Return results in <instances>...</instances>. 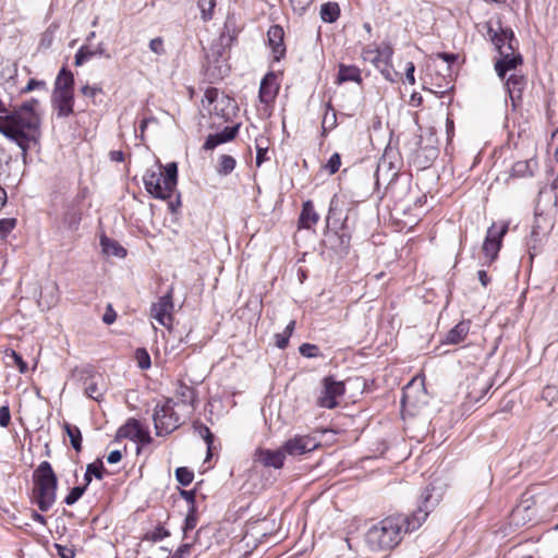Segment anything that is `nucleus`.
Wrapping results in <instances>:
<instances>
[{"instance_id": "4d7b16f0", "label": "nucleus", "mask_w": 558, "mask_h": 558, "mask_svg": "<svg viewBox=\"0 0 558 558\" xmlns=\"http://www.w3.org/2000/svg\"><path fill=\"white\" fill-rule=\"evenodd\" d=\"M414 71H415V66H414L413 62H408L407 68H405V78L411 85H413L415 83Z\"/></svg>"}, {"instance_id": "f3484780", "label": "nucleus", "mask_w": 558, "mask_h": 558, "mask_svg": "<svg viewBox=\"0 0 558 558\" xmlns=\"http://www.w3.org/2000/svg\"><path fill=\"white\" fill-rule=\"evenodd\" d=\"M526 83V77L522 74L512 73L507 78L506 88L513 106L521 100Z\"/></svg>"}, {"instance_id": "13d9d810", "label": "nucleus", "mask_w": 558, "mask_h": 558, "mask_svg": "<svg viewBox=\"0 0 558 558\" xmlns=\"http://www.w3.org/2000/svg\"><path fill=\"white\" fill-rule=\"evenodd\" d=\"M180 494L190 504V507L195 506V490H181Z\"/></svg>"}, {"instance_id": "bb28decb", "label": "nucleus", "mask_w": 558, "mask_h": 558, "mask_svg": "<svg viewBox=\"0 0 558 558\" xmlns=\"http://www.w3.org/2000/svg\"><path fill=\"white\" fill-rule=\"evenodd\" d=\"M536 161L533 159L517 161L512 166L511 174L513 177L524 178L533 175Z\"/></svg>"}, {"instance_id": "a211bd4d", "label": "nucleus", "mask_w": 558, "mask_h": 558, "mask_svg": "<svg viewBox=\"0 0 558 558\" xmlns=\"http://www.w3.org/2000/svg\"><path fill=\"white\" fill-rule=\"evenodd\" d=\"M488 34L490 36L492 43L498 50V52H504L508 46H515L517 39L511 28H502L499 26L498 31L488 29Z\"/></svg>"}, {"instance_id": "49530a36", "label": "nucleus", "mask_w": 558, "mask_h": 558, "mask_svg": "<svg viewBox=\"0 0 558 558\" xmlns=\"http://www.w3.org/2000/svg\"><path fill=\"white\" fill-rule=\"evenodd\" d=\"M136 356L138 360V366L143 369L148 368L150 366V357L145 349H138L136 351Z\"/></svg>"}, {"instance_id": "603ef678", "label": "nucleus", "mask_w": 558, "mask_h": 558, "mask_svg": "<svg viewBox=\"0 0 558 558\" xmlns=\"http://www.w3.org/2000/svg\"><path fill=\"white\" fill-rule=\"evenodd\" d=\"M149 48L158 56L165 53L163 41L160 37L153 38L149 43Z\"/></svg>"}, {"instance_id": "5fc2aeb1", "label": "nucleus", "mask_w": 558, "mask_h": 558, "mask_svg": "<svg viewBox=\"0 0 558 558\" xmlns=\"http://www.w3.org/2000/svg\"><path fill=\"white\" fill-rule=\"evenodd\" d=\"M117 314L114 310L112 308L111 304L107 306V310L102 316V322L107 325H111L116 322Z\"/></svg>"}, {"instance_id": "09e8293b", "label": "nucleus", "mask_w": 558, "mask_h": 558, "mask_svg": "<svg viewBox=\"0 0 558 558\" xmlns=\"http://www.w3.org/2000/svg\"><path fill=\"white\" fill-rule=\"evenodd\" d=\"M54 548L57 549V553L61 558H74L75 557V550L72 547L61 545V544H54Z\"/></svg>"}, {"instance_id": "a18cd8bd", "label": "nucleus", "mask_w": 558, "mask_h": 558, "mask_svg": "<svg viewBox=\"0 0 558 558\" xmlns=\"http://www.w3.org/2000/svg\"><path fill=\"white\" fill-rule=\"evenodd\" d=\"M81 92L84 96L92 98L94 104H96L97 96L102 94V89L100 87L89 85L83 86L81 88Z\"/></svg>"}, {"instance_id": "680f3d73", "label": "nucleus", "mask_w": 558, "mask_h": 558, "mask_svg": "<svg viewBox=\"0 0 558 558\" xmlns=\"http://www.w3.org/2000/svg\"><path fill=\"white\" fill-rule=\"evenodd\" d=\"M110 159L116 162H122L124 160V154L122 150H111Z\"/></svg>"}, {"instance_id": "a878e982", "label": "nucleus", "mask_w": 558, "mask_h": 558, "mask_svg": "<svg viewBox=\"0 0 558 558\" xmlns=\"http://www.w3.org/2000/svg\"><path fill=\"white\" fill-rule=\"evenodd\" d=\"M338 82H361V71L354 65H340L338 72Z\"/></svg>"}, {"instance_id": "6e6d98bb", "label": "nucleus", "mask_w": 558, "mask_h": 558, "mask_svg": "<svg viewBox=\"0 0 558 558\" xmlns=\"http://www.w3.org/2000/svg\"><path fill=\"white\" fill-rule=\"evenodd\" d=\"M275 338H276V345L279 349H284L289 344L290 337L284 331H282L280 333H276Z\"/></svg>"}, {"instance_id": "c85d7f7f", "label": "nucleus", "mask_w": 558, "mask_h": 558, "mask_svg": "<svg viewBox=\"0 0 558 558\" xmlns=\"http://www.w3.org/2000/svg\"><path fill=\"white\" fill-rule=\"evenodd\" d=\"M63 429L70 438L71 446L76 452L82 450V433L76 425H72L70 423L63 424Z\"/></svg>"}, {"instance_id": "f8f14e48", "label": "nucleus", "mask_w": 558, "mask_h": 558, "mask_svg": "<svg viewBox=\"0 0 558 558\" xmlns=\"http://www.w3.org/2000/svg\"><path fill=\"white\" fill-rule=\"evenodd\" d=\"M515 46H508L500 52V59L495 63V70L500 78H505L507 72L515 70L522 63L520 53H514Z\"/></svg>"}, {"instance_id": "c03bdc74", "label": "nucleus", "mask_w": 558, "mask_h": 558, "mask_svg": "<svg viewBox=\"0 0 558 558\" xmlns=\"http://www.w3.org/2000/svg\"><path fill=\"white\" fill-rule=\"evenodd\" d=\"M299 351L305 357H316L319 355V348L315 344L303 343L300 345Z\"/></svg>"}, {"instance_id": "ea45409f", "label": "nucleus", "mask_w": 558, "mask_h": 558, "mask_svg": "<svg viewBox=\"0 0 558 558\" xmlns=\"http://www.w3.org/2000/svg\"><path fill=\"white\" fill-rule=\"evenodd\" d=\"M197 523V517H196V508L195 506L190 507L187 515L184 521L183 531L184 534H186L189 531H192L195 529Z\"/></svg>"}, {"instance_id": "774afa93", "label": "nucleus", "mask_w": 558, "mask_h": 558, "mask_svg": "<svg viewBox=\"0 0 558 558\" xmlns=\"http://www.w3.org/2000/svg\"><path fill=\"white\" fill-rule=\"evenodd\" d=\"M5 72L9 75V80L7 81V84H9L10 86H13V84H14L13 80H14V75L16 74V70L14 68L7 66Z\"/></svg>"}, {"instance_id": "69168bd1", "label": "nucleus", "mask_w": 558, "mask_h": 558, "mask_svg": "<svg viewBox=\"0 0 558 558\" xmlns=\"http://www.w3.org/2000/svg\"><path fill=\"white\" fill-rule=\"evenodd\" d=\"M438 58L442 59L445 62L450 63L457 60V56L453 53L441 52L437 54Z\"/></svg>"}, {"instance_id": "393cba45", "label": "nucleus", "mask_w": 558, "mask_h": 558, "mask_svg": "<svg viewBox=\"0 0 558 558\" xmlns=\"http://www.w3.org/2000/svg\"><path fill=\"white\" fill-rule=\"evenodd\" d=\"M543 222H546V219L543 216H535L530 235L531 241H533L534 244L541 243L548 233L549 225L546 223V226H543ZM532 247L535 248L536 245H533Z\"/></svg>"}, {"instance_id": "8fccbe9b", "label": "nucleus", "mask_w": 558, "mask_h": 558, "mask_svg": "<svg viewBox=\"0 0 558 558\" xmlns=\"http://www.w3.org/2000/svg\"><path fill=\"white\" fill-rule=\"evenodd\" d=\"M11 422V412L8 404L0 408V426L8 427Z\"/></svg>"}, {"instance_id": "a19ab883", "label": "nucleus", "mask_w": 558, "mask_h": 558, "mask_svg": "<svg viewBox=\"0 0 558 558\" xmlns=\"http://www.w3.org/2000/svg\"><path fill=\"white\" fill-rule=\"evenodd\" d=\"M341 166V156L339 153H333L325 165V169L329 171L330 174H335L338 172Z\"/></svg>"}, {"instance_id": "37998d69", "label": "nucleus", "mask_w": 558, "mask_h": 558, "mask_svg": "<svg viewBox=\"0 0 558 558\" xmlns=\"http://www.w3.org/2000/svg\"><path fill=\"white\" fill-rule=\"evenodd\" d=\"M7 356L13 360V362L17 366L20 373L24 374L27 372V369H28L27 363L23 360V357L17 352H15L14 350H11L10 352L7 353Z\"/></svg>"}, {"instance_id": "2eb2a0df", "label": "nucleus", "mask_w": 558, "mask_h": 558, "mask_svg": "<svg viewBox=\"0 0 558 558\" xmlns=\"http://www.w3.org/2000/svg\"><path fill=\"white\" fill-rule=\"evenodd\" d=\"M279 90L277 76L274 72L267 73L260 82L258 97L260 102L270 104L275 100Z\"/></svg>"}, {"instance_id": "f257e3e1", "label": "nucleus", "mask_w": 558, "mask_h": 558, "mask_svg": "<svg viewBox=\"0 0 558 558\" xmlns=\"http://www.w3.org/2000/svg\"><path fill=\"white\" fill-rule=\"evenodd\" d=\"M433 487H425L421 494L417 509L410 515H389L373 525L366 533V544L373 551L390 550L402 539L403 535L417 530L436 506L433 500Z\"/></svg>"}, {"instance_id": "58836bf2", "label": "nucleus", "mask_w": 558, "mask_h": 558, "mask_svg": "<svg viewBox=\"0 0 558 558\" xmlns=\"http://www.w3.org/2000/svg\"><path fill=\"white\" fill-rule=\"evenodd\" d=\"M86 486H75L64 498V504L68 506L74 505L85 493Z\"/></svg>"}, {"instance_id": "f03ea898", "label": "nucleus", "mask_w": 558, "mask_h": 558, "mask_svg": "<svg viewBox=\"0 0 558 558\" xmlns=\"http://www.w3.org/2000/svg\"><path fill=\"white\" fill-rule=\"evenodd\" d=\"M38 100L31 99L19 108L0 116V133L16 143L26 157L32 142L39 136L40 118L35 110Z\"/></svg>"}, {"instance_id": "72a5a7b5", "label": "nucleus", "mask_w": 558, "mask_h": 558, "mask_svg": "<svg viewBox=\"0 0 558 558\" xmlns=\"http://www.w3.org/2000/svg\"><path fill=\"white\" fill-rule=\"evenodd\" d=\"M177 396L181 403L192 405L195 400V391L186 385H180L177 390Z\"/></svg>"}, {"instance_id": "bf43d9fd", "label": "nucleus", "mask_w": 558, "mask_h": 558, "mask_svg": "<svg viewBox=\"0 0 558 558\" xmlns=\"http://www.w3.org/2000/svg\"><path fill=\"white\" fill-rule=\"evenodd\" d=\"M121 459H122V453L120 450H113L107 457V461L110 464L118 463L121 461Z\"/></svg>"}, {"instance_id": "5701e85b", "label": "nucleus", "mask_w": 558, "mask_h": 558, "mask_svg": "<svg viewBox=\"0 0 558 558\" xmlns=\"http://www.w3.org/2000/svg\"><path fill=\"white\" fill-rule=\"evenodd\" d=\"M52 92H74V76L66 68L59 71Z\"/></svg>"}, {"instance_id": "9b49d317", "label": "nucleus", "mask_w": 558, "mask_h": 558, "mask_svg": "<svg viewBox=\"0 0 558 558\" xmlns=\"http://www.w3.org/2000/svg\"><path fill=\"white\" fill-rule=\"evenodd\" d=\"M317 447L316 440L308 435H296L290 439H288L283 446L282 450L284 454L289 456H301L306 452L313 451Z\"/></svg>"}, {"instance_id": "423d86ee", "label": "nucleus", "mask_w": 558, "mask_h": 558, "mask_svg": "<svg viewBox=\"0 0 558 558\" xmlns=\"http://www.w3.org/2000/svg\"><path fill=\"white\" fill-rule=\"evenodd\" d=\"M345 392L344 383L336 380L331 376L324 377L322 380V390L317 397L316 403L320 408L333 409L338 407V398Z\"/></svg>"}, {"instance_id": "7c9ffc66", "label": "nucleus", "mask_w": 558, "mask_h": 558, "mask_svg": "<svg viewBox=\"0 0 558 558\" xmlns=\"http://www.w3.org/2000/svg\"><path fill=\"white\" fill-rule=\"evenodd\" d=\"M193 428L195 433H197L206 442L207 445V457L206 460H208L211 457V446L214 442V435L210 432V429L201 422H195L193 424Z\"/></svg>"}, {"instance_id": "4c0bfd02", "label": "nucleus", "mask_w": 558, "mask_h": 558, "mask_svg": "<svg viewBox=\"0 0 558 558\" xmlns=\"http://www.w3.org/2000/svg\"><path fill=\"white\" fill-rule=\"evenodd\" d=\"M88 475L95 476L97 480H102L106 469L100 459L87 464L86 466Z\"/></svg>"}, {"instance_id": "c756f323", "label": "nucleus", "mask_w": 558, "mask_h": 558, "mask_svg": "<svg viewBox=\"0 0 558 558\" xmlns=\"http://www.w3.org/2000/svg\"><path fill=\"white\" fill-rule=\"evenodd\" d=\"M100 243L102 246V251L107 255H112L117 257H124L126 255V250L113 240L102 236Z\"/></svg>"}, {"instance_id": "4468645a", "label": "nucleus", "mask_w": 558, "mask_h": 558, "mask_svg": "<svg viewBox=\"0 0 558 558\" xmlns=\"http://www.w3.org/2000/svg\"><path fill=\"white\" fill-rule=\"evenodd\" d=\"M284 31L280 25H272L267 32L268 46L271 49L274 61H280L286 56L283 43Z\"/></svg>"}, {"instance_id": "6ab92c4d", "label": "nucleus", "mask_w": 558, "mask_h": 558, "mask_svg": "<svg viewBox=\"0 0 558 558\" xmlns=\"http://www.w3.org/2000/svg\"><path fill=\"white\" fill-rule=\"evenodd\" d=\"M239 131V124L233 126H226L221 132L216 134H210L206 138L203 148L205 150H210L216 148L218 145L232 141Z\"/></svg>"}, {"instance_id": "9d476101", "label": "nucleus", "mask_w": 558, "mask_h": 558, "mask_svg": "<svg viewBox=\"0 0 558 558\" xmlns=\"http://www.w3.org/2000/svg\"><path fill=\"white\" fill-rule=\"evenodd\" d=\"M118 436L129 438L141 445H148L153 440L149 432L135 418H129L126 423L119 428Z\"/></svg>"}, {"instance_id": "0e129e2a", "label": "nucleus", "mask_w": 558, "mask_h": 558, "mask_svg": "<svg viewBox=\"0 0 558 558\" xmlns=\"http://www.w3.org/2000/svg\"><path fill=\"white\" fill-rule=\"evenodd\" d=\"M31 518H32L34 521H36V522H38V523H40V524H43V525H46V524H47V520H46V518H45L43 514H40V513H38L37 511H35V510H32Z\"/></svg>"}, {"instance_id": "338daca9", "label": "nucleus", "mask_w": 558, "mask_h": 558, "mask_svg": "<svg viewBox=\"0 0 558 558\" xmlns=\"http://www.w3.org/2000/svg\"><path fill=\"white\" fill-rule=\"evenodd\" d=\"M338 239L340 240V244L342 245L341 250L347 252L349 247L350 238L347 234L342 233L338 235Z\"/></svg>"}, {"instance_id": "1a4fd4ad", "label": "nucleus", "mask_w": 558, "mask_h": 558, "mask_svg": "<svg viewBox=\"0 0 558 558\" xmlns=\"http://www.w3.org/2000/svg\"><path fill=\"white\" fill-rule=\"evenodd\" d=\"M172 289H170L151 305L150 314L160 325L168 327L172 322Z\"/></svg>"}, {"instance_id": "864d4df0", "label": "nucleus", "mask_w": 558, "mask_h": 558, "mask_svg": "<svg viewBox=\"0 0 558 558\" xmlns=\"http://www.w3.org/2000/svg\"><path fill=\"white\" fill-rule=\"evenodd\" d=\"M37 87H46V83L44 81H37L35 78H31L25 87L21 89L22 94L29 93Z\"/></svg>"}, {"instance_id": "7ed1b4c3", "label": "nucleus", "mask_w": 558, "mask_h": 558, "mask_svg": "<svg viewBox=\"0 0 558 558\" xmlns=\"http://www.w3.org/2000/svg\"><path fill=\"white\" fill-rule=\"evenodd\" d=\"M33 497L38 509L48 511L57 499L58 477L48 461H43L33 473Z\"/></svg>"}, {"instance_id": "6e6552de", "label": "nucleus", "mask_w": 558, "mask_h": 558, "mask_svg": "<svg viewBox=\"0 0 558 558\" xmlns=\"http://www.w3.org/2000/svg\"><path fill=\"white\" fill-rule=\"evenodd\" d=\"M507 231L508 226L506 225H502L499 229H496L495 225L488 228L485 241L483 243V252L488 258L489 263L496 259L501 247L502 238Z\"/></svg>"}, {"instance_id": "b1692460", "label": "nucleus", "mask_w": 558, "mask_h": 558, "mask_svg": "<svg viewBox=\"0 0 558 558\" xmlns=\"http://www.w3.org/2000/svg\"><path fill=\"white\" fill-rule=\"evenodd\" d=\"M469 331L470 322L462 320L448 331L444 342L449 344H458L464 340Z\"/></svg>"}, {"instance_id": "4be33fe9", "label": "nucleus", "mask_w": 558, "mask_h": 558, "mask_svg": "<svg viewBox=\"0 0 558 558\" xmlns=\"http://www.w3.org/2000/svg\"><path fill=\"white\" fill-rule=\"evenodd\" d=\"M319 220L318 214L315 211L314 205L312 201H306L303 203L302 211L299 218L300 227L304 229H310L312 226L316 225Z\"/></svg>"}, {"instance_id": "20e7f679", "label": "nucleus", "mask_w": 558, "mask_h": 558, "mask_svg": "<svg viewBox=\"0 0 558 558\" xmlns=\"http://www.w3.org/2000/svg\"><path fill=\"white\" fill-rule=\"evenodd\" d=\"M143 182L146 191L155 198H170L178 182L177 163H168L165 168V172L148 169L143 175Z\"/></svg>"}, {"instance_id": "f704fd0d", "label": "nucleus", "mask_w": 558, "mask_h": 558, "mask_svg": "<svg viewBox=\"0 0 558 558\" xmlns=\"http://www.w3.org/2000/svg\"><path fill=\"white\" fill-rule=\"evenodd\" d=\"M219 40H220V44L217 46V49L215 50V47H211V54H207V60L209 63L211 62V58H214L215 61H218V57L221 56L220 49L223 46L230 45L231 41L233 40V36L226 35L225 33H222L219 37Z\"/></svg>"}, {"instance_id": "412c9836", "label": "nucleus", "mask_w": 558, "mask_h": 558, "mask_svg": "<svg viewBox=\"0 0 558 558\" xmlns=\"http://www.w3.org/2000/svg\"><path fill=\"white\" fill-rule=\"evenodd\" d=\"M95 56H105L106 58H109V54L106 52V48L102 43L98 44L95 48L88 45L82 46L75 53L74 64L76 66H81Z\"/></svg>"}, {"instance_id": "473e14b6", "label": "nucleus", "mask_w": 558, "mask_h": 558, "mask_svg": "<svg viewBox=\"0 0 558 558\" xmlns=\"http://www.w3.org/2000/svg\"><path fill=\"white\" fill-rule=\"evenodd\" d=\"M235 165L236 161L232 156L221 155L219 158L218 173L222 175H228L234 170Z\"/></svg>"}, {"instance_id": "e2e57ef3", "label": "nucleus", "mask_w": 558, "mask_h": 558, "mask_svg": "<svg viewBox=\"0 0 558 558\" xmlns=\"http://www.w3.org/2000/svg\"><path fill=\"white\" fill-rule=\"evenodd\" d=\"M477 277L482 286L487 287V284L490 281V278L488 277L487 272L485 270H478Z\"/></svg>"}, {"instance_id": "052dcab7", "label": "nucleus", "mask_w": 558, "mask_h": 558, "mask_svg": "<svg viewBox=\"0 0 558 558\" xmlns=\"http://www.w3.org/2000/svg\"><path fill=\"white\" fill-rule=\"evenodd\" d=\"M169 533L167 530H165L163 527H158L156 529L154 532H153V535H151V538L154 541H159V539H162L163 537L168 536Z\"/></svg>"}, {"instance_id": "39448f33", "label": "nucleus", "mask_w": 558, "mask_h": 558, "mask_svg": "<svg viewBox=\"0 0 558 558\" xmlns=\"http://www.w3.org/2000/svg\"><path fill=\"white\" fill-rule=\"evenodd\" d=\"M175 402L167 399L162 404H157L153 420L155 424L156 435H169L180 426V416L174 411Z\"/></svg>"}, {"instance_id": "cd10ccee", "label": "nucleus", "mask_w": 558, "mask_h": 558, "mask_svg": "<svg viewBox=\"0 0 558 558\" xmlns=\"http://www.w3.org/2000/svg\"><path fill=\"white\" fill-rule=\"evenodd\" d=\"M340 16V8L337 2H326L320 7V17L325 23H333Z\"/></svg>"}, {"instance_id": "2f4dec72", "label": "nucleus", "mask_w": 558, "mask_h": 558, "mask_svg": "<svg viewBox=\"0 0 558 558\" xmlns=\"http://www.w3.org/2000/svg\"><path fill=\"white\" fill-rule=\"evenodd\" d=\"M337 125V116L336 111L331 108L330 105L327 106V109L325 111L323 122H322V129L323 134H326L328 131L332 130Z\"/></svg>"}, {"instance_id": "0eeeda50", "label": "nucleus", "mask_w": 558, "mask_h": 558, "mask_svg": "<svg viewBox=\"0 0 558 558\" xmlns=\"http://www.w3.org/2000/svg\"><path fill=\"white\" fill-rule=\"evenodd\" d=\"M392 48L388 44H383L381 46H368L363 49L362 57L365 61L374 64L376 69H378L388 80L389 71L388 66L392 57Z\"/></svg>"}, {"instance_id": "3c124183", "label": "nucleus", "mask_w": 558, "mask_h": 558, "mask_svg": "<svg viewBox=\"0 0 558 558\" xmlns=\"http://www.w3.org/2000/svg\"><path fill=\"white\" fill-rule=\"evenodd\" d=\"M293 10L299 14H302L311 5L313 0H290Z\"/></svg>"}, {"instance_id": "aec40b11", "label": "nucleus", "mask_w": 558, "mask_h": 558, "mask_svg": "<svg viewBox=\"0 0 558 558\" xmlns=\"http://www.w3.org/2000/svg\"><path fill=\"white\" fill-rule=\"evenodd\" d=\"M85 395L95 400L100 401L106 391L104 378L101 375H90L84 380Z\"/></svg>"}, {"instance_id": "de8ad7c7", "label": "nucleus", "mask_w": 558, "mask_h": 558, "mask_svg": "<svg viewBox=\"0 0 558 558\" xmlns=\"http://www.w3.org/2000/svg\"><path fill=\"white\" fill-rule=\"evenodd\" d=\"M263 140H256V165L259 167L267 159L268 148L262 145Z\"/></svg>"}, {"instance_id": "dca6fc26", "label": "nucleus", "mask_w": 558, "mask_h": 558, "mask_svg": "<svg viewBox=\"0 0 558 558\" xmlns=\"http://www.w3.org/2000/svg\"><path fill=\"white\" fill-rule=\"evenodd\" d=\"M286 454L281 449H258L256 451V461L266 468L281 469L284 464Z\"/></svg>"}, {"instance_id": "ddd939ff", "label": "nucleus", "mask_w": 558, "mask_h": 558, "mask_svg": "<svg viewBox=\"0 0 558 558\" xmlns=\"http://www.w3.org/2000/svg\"><path fill=\"white\" fill-rule=\"evenodd\" d=\"M52 107L58 118H66L73 113L74 92H52Z\"/></svg>"}, {"instance_id": "79ce46f5", "label": "nucleus", "mask_w": 558, "mask_h": 558, "mask_svg": "<svg viewBox=\"0 0 558 558\" xmlns=\"http://www.w3.org/2000/svg\"><path fill=\"white\" fill-rule=\"evenodd\" d=\"M16 220L14 218L0 219V239H4L15 228Z\"/></svg>"}, {"instance_id": "e433bc0d", "label": "nucleus", "mask_w": 558, "mask_h": 558, "mask_svg": "<svg viewBox=\"0 0 558 558\" xmlns=\"http://www.w3.org/2000/svg\"><path fill=\"white\" fill-rule=\"evenodd\" d=\"M175 477L181 485L187 486L193 482L194 473L185 466H180L175 470Z\"/></svg>"}, {"instance_id": "c9c22d12", "label": "nucleus", "mask_w": 558, "mask_h": 558, "mask_svg": "<svg viewBox=\"0 0 558 558\" xmlns=\"http://www.w3.org/2000/svg\"><path fill=\"white\" fill-rule=\"evenodd\" d=\"M197 5L201 10L203 21H209L213 17L216 0H197Z\"/></svg>"}]
</instances>
